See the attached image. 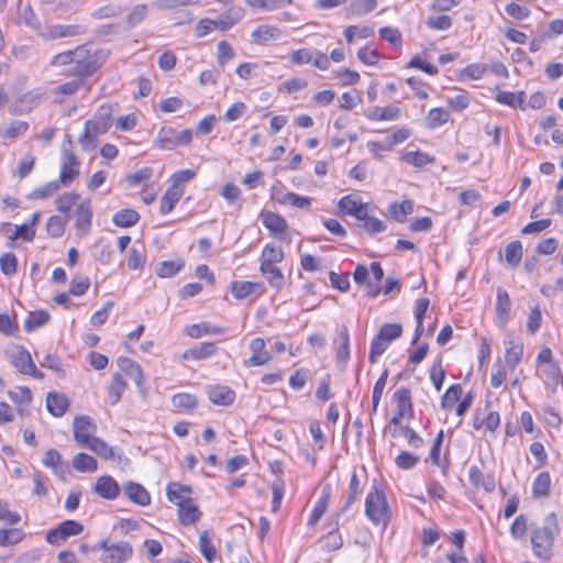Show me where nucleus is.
Listing matches in <instances>:
<instances>
[{
	"instance_id": "obj_12",
	"label": "nucleus",
	"mask_w": 563,
	"mask_h": 563,
	"mask_svg": "<svg viewBox=\"0 0 563 563\" xmlns=\"http://www.w3.org/2000/svg\"><path fill=\"white\" fill-rule=\"evenodd\" d=\"M12 365L21 374L29 375L38 379L44 377V374L36 368L30 352L24 347H20L16 353L12 355Z\"/></svg>"
},
{
	"instance_id": "obj_42",
	"label": "nucleus",
	"mask_w": 563,
	"mask_h": 563,
	"mask_svg": "<svg viewBox=\"0 0 563 563\" xmlns=\"http://www.w3.org/2000/svg\"><path fill=\"white\" fill-rule=\"evenodd\" d=\"M285 255L282 249L276 247L274 244H266L261 254V265H273L280 263Z\"/></svg>"
},
{
	"instance_id": "obj_34",
	"label": "nucleus",
	"mask_w": 563,
	"mask_h": 563,
	"mask_svg": "<svg viewBox=\"0 0 563 563\" xmlns=\"http://www.w3.org/2000/svg\"><path fill=\"white\" fill-rule=\"evenodd\" d=\"M376 5V0H353L346 8V15L362 16L372 12Z\"/></svg>"
},
{
	"instance_id": "obj_44",
	"label": "nucleus",
	"mask_w": 563,
	"mask_h": 563,
	"mask_svg": "<svg viewBox=\"0 0 563 563\" xmlns=\"http://www.w3.org/2000/svg\"><path fill=\"white\" fill-rule=\"evenodd\" d=\"M544 384L552 389L556 390L560 383L563 382V375L558 364H550L543 368Z\"/></svg>"
},
{
	"instance_id": "obj_53",
	"label": "nucleus",
	"mask_w": 563,
	"mask_h": 563,
	"mask_svg": "<svg viewBox=\"0 0 563 563\" xmlns=\"http://www.w3.org/2000/svg\"><path fill=\"white\" fill-rule=\"evenodd\" d=\"M172 404L179 410H192L197 407L198 401L195 395L179 393L173 396Z\"/></svg>"
},
{
	"instance_id": "obj_48",
	"label": "nucleus",
	"mask_w": 563,
	"mask_h": 563,
	"mask_svg": "<svg viewBox=\"0 0 563 563\" xmlns=\"http://www.w3.org/2000/svg\"><path fill=\"white\" fill-rule=\"evenodd\" d=\"M246 4L266 11L283 9L292 3V0H245Z\"/></svg>"
},
{
	"instance_id": "obj_17",
	"label": "nucleus",
	"mask_w": 563,
	"mask_h": 563,
	"mask_svg": "<svg viewBox=\"0 0 563 563\" xmlns=\"http://www.w3.org/2000/svg\"><path fill=\"white\" fill-rule=\"evenodd\" d=\"M265 290L264 284L258 282L238 280L231 284V294L234 298L242 300L251 295H262Z\"/></svg>"
},
{
	"instance_id": "obj_10",
	"label": "nucleus",
	"mask_w": 563,
	"mask_h": 563,
	"mask_svg": "<svg viewBox=\"0 0 563 563\" xmlns=\"http://www.w3.org/2000/svg\"><path fill=\"white\" fill-rule=\"evenodd\" d=\"M74 438L75 441L86 448L96 437L97 431L95 421L88 416H78L74 419Z\"/></svg>"
},
{
	"instance_id": "obj_59",
	"label": "nucleus",
	"mask_w": 563,
	"mask_h": 563,
	"mask_svg": "<svg viewBox=\"0 0 563 563\" xmlns=\"http://www.w3.org/2000/svg\"><path fill=\"white\" fill-rule=\"evenodd\" d=\"M358 221L363 222L362 227L371 235L384 232L387 228L382 220L371 217L368 210L365 212L364 219H360Z\"/></svg>"
},
{
	"instance_id": "obj_31",
	"label": "nucleus",
	"mask_w": 563,
	"mask_h": 563,
	"mask_svg": "<svg viewBox=\"0 0 563 563\" xmlns=\"http://www.w3.org/2000/svg\"><path fill=\"white\" fill-rule=\"evenodd\" d=\"M126 389V383L123 380L120 373H115L112 376L111 383L108 388V401L110 405H117L124 390Z\"/></svg>"
},
{
	"instance_id": "obj_15",
	"label": "nucleus",
	"mask_w": 563,
	"mask_h": 563,
	"mask_svg": "<svg viewBox=\"0 0 563 563\" xmlns=\"http://www.w3.org/2000/svg\"><path fill=\"white\" fill-rule=\"evenodd\" d=\"M362 494V484L361 479L357 475V473L354 471L351 475V479L349 483V487L343 496V503L340 507L339 512L336 514L338 517L344 515L347 512L353 504L358 499V497Z\"/></svg>"
},
{
	"instance_id": "obj_28",
	"label": "nucleus",
	"mask_w": 563,
	"mask_h": 563,
	"mask_svg": "<svg viewBox=\"0 0 563 563\" xmlns=\"http://www.w3.org/2000/svg\"><path fill=\"white\" fill-rule=\"evenodd\" d=\"M183 194H184L183 188H177L176 186H170L165 191V194L163 195V197L161 199V207H159L161 213H163V214L169 213L174 209L175 205L179 201Z\"/></svg>"
},
{
	"instance_id": "obj_56",
	"label": "nucleus",
	"mask_w": 563,
	"mask_h": 563,
	"mask_svg": "<svg viewBox=\"0 0 563 563\" xmlns=\"http://www.w3.org/2000/svg\"><path fill=\"white\" fill-rule=\"evenodd\" d=\"M462 391L463 389L460 384L450 386L442 396L441 407L445 410L451 409L460 400Z\"/></svg>"
},
{
	"instance_id": "obj_4",
	"label": "nucleus",
	"mask_w": 563,
	"mask_h": 563,
	"mask_svg": "<svg viewBox=\"0 0 563 563\" xmlns=\"http://www.w3.org/2000/svg\"><path fill=\"white\" fill-rule=\"evenodd\" d=\"M92 549L102 551L101 563H124L133 553L131 544L126 541L113 543L109 539L98 541L92 545Z\"/></svg>"
},
{
	"instance_id": "obj_33",
	"label": "nucleus",
	"mask_w": 563,
	"mask_h": 563,
	"mask_svg": "<svg viewBox=\"0 0 563 563\" xmlns=\"http://www.w3.org/2000/svg\"><path fill=\"white\" fill-rule=\"evenodd\" d=\"M394 400L397 405V411H399V416H406L407 413L412 412V404H411V391L408 388H399L394 393Z\"/></svg>"
},
{
	"instance_id": "obj_50",
	"label": "nucleus",
	"mask_w": 563,
	"mask_h": 563,
	"mask_svg": "<svg viewBox=\"0 0 563 563\" xmlns=\"http://www.w3.org/2000/svg\"><path fill=\"white\" fill-rule=\"evenodd\" d=\"M278 202L283 205H290L298 209H309L311 199L309 197L299 196L295 192H286L278 198Z\"/></svg>"
},
{
	"instance_id": "obj_57",
	"label": "nucleus",
	"mask_w": 563,
	"mask_h": 563,
	"mask_svg": "<svg viewBox=\"0 0 563 563\" xmlns=\"http://www.w3.org/2000/svg\"><path fill=\"white\" fill-rule=\"evenodd\" d=\"M402 334V327L399 323H386L383 324L378 332L377 336L379 339H385L389 343L400 338Z\"/></svg>"
},
{
	"instance_id": "obj_46",
	"label": "nucleus",
	"mask_w": 563,
	"mask_h": 563,
	"mask_svg": "<svg viewBox=\"0 0 563 563\" xmlns=\"http://www.w3.org/2000/svg\"><path fill=\"white\" fill-rule=\"evenodd\" d=\"M35 236V230L32 229L29 224L14 225V230L12 234H8L7 246L12 249L14 247V241L18 239H22L24 241H32Z\"/></svg>"
},
{
	"instance_id": "obj_41",
	"label": "nucleus",
	"mask_w": 563,
	"mask_h": 563,
	"mask_svg": "<svg viewBox=\"0 0 563 563\" xmlns=\"http://www.w3.org/2000/svg\"><path fill=\"white\" fill-rule=\"evenodd\" d=\"M140 219V214L133 209H122L113 218V223L119 228H129L134 225Z\"/></svg>"
},
{
	"instance_id": "obj_16",
	"label": "nucleus",
	"mask_w": 563,
	"mask_h": 563,
	"mask_svg": "<svg viewBox=\"0 0 563 563\" xmlns=\"http://www.w3.org/2000/svg\"><path fill=\"white\" fill-rule=\"evenodd\" d=\"M262 223L275 238H280L287 229V221L278 213L272 211H262L260 214Z\"/></svg>"
},
{
	"instance_id": "obj_25",
	"label": "nucleus",
	"mask_w": 563,
	"mask_h": 563,
	"mask_svg": "<svg viewBox=\"0 0 563 563\" xmlns=\"http://www.w3.org/2000/svg\"><path fill=\"white\" fill-rule=\"evenodd\" d=\"M282 35L283 32L278 27L274 25L263 24L252 32L251 38L252 42L256 44H265L269 41L280 38Z\"/></svg>"
},
{
	"instance_id": "obj_49",
	"label": "nucleus",
	"mask_w": 563,
	"mask_h": 563,
	"mask_svg": "<svg viewBox=\"0 0 563 563\" xmlns=\"http://www.w3.org/2000/svg\"><path fill=\"white\" fill-rule=\"evenodd\" d=\"M185 265L181 258L164 261L159 263L157 275L162 278H169L175 276Z\"/></svg>"
},
{
	"instance_id": "obj_5",
	"label": "nucleus",
	"mask_w": 563,
	"mask_h": 563,
	"mask_svg": "<svg viewBox=\"0 0 563 563\" xmlns=\"http://www.w3.org/2000/svg\"><path fill=\"white\" fill-rule=\"evenodd\" d=\"M99 66L100 64L98 63L96 53H91L89 49L78 46L74 49L73 66L67 68L65 74L75 76L81 80V78L92 75Z\"/></svg>"
},
{
	"instance_id": "obj_13",
	"label": "nucleus",
	"mask_w": 563,
	"mask_h": 563,
	"mask_svg": "<svg viewBox=\"0 0 563 563\" xmlns=\"http://www.w3.org/2000/svg\"><path fill=\"white\" fill-rule=\"evenodd\" d=\"M228 16L219 15L218 19H201L195 27V36L197 38L205 37L214 30L225 32L236 24L235 20H228Z\"/></svg>"
},
{
	"instance_id": "obj_61",
	"label": "nucleus",
	"mask_w": 563,
	"mask_h": 563,
	"mask_svg": "<svg viewBox=\"0 0 563 563\" xmlns=\"http://www.w3.org/2000/svg\"><path fill=\"white\" fill-rule=\"evenodd\" d=\"M450 118L449 111L442 108H433L429 111L427 120L428 125L432 129L443 125Z\"/></svg>"
},
{
	"instance_id": "obj_11",
	"label": "nucleus",
	"mask_w": 563,
	"mask_h": 563,
	"mask_svg": "<svg viewBox=\"0 0 563 563\" xmlns=\"http://www.w3.org/2000/svg\"><path fill=\"white\" fill-rule=\"evenodd\" d=\"M251 356L243 361L245 367L264 366L273 356L266 350V342L263 338H255L250 342Z\"/></svg>"
},
{
	"instance_id": "obj_43",
	"label": "nucleus",
	"mask_w": 563,
	"mask_h": 563,
	"mask_svg": "<svg viewBox=\"0 0 563 563\" xmlns=\"http://www.w3.org/2000/svg\"><path fill=\"white\" fill-rule=\"evenodd\" d=\"M176 131L172 128H162L158 132L155 141L156 147L165 151H172L176 148L175 143Z\"/></svg>"
},
{
	"instance_id": "obj_39",
	"label": "nucleus",
	"mask_w": 563,
	"mask_h": 563,
	"mask_svg": "<svg viewBox=\"0 0 563 563\" xmlns=\"http://www.w3.org/2000/svg\"><path fill=\"white\" fill-rule=\"evenodd\" d=\"M71 465L78 472H95L98 467L97 460L86 453H78L73 457Z\"/></svg>"
},
{
	"instance_id": "obj_14",
	"label": "nucleus",
	"mask_w": 563,
	"mask_h": 563,
	"mask_svg": "<svg viewBox=\"0 0 563 563\" xmlns=\"http://www.w3.org/2000/svg\"><path fill=\"white\" fill-rule=\"evenodd\" d=\"M338 208L342 214L351 216L360 220L364 219L365 212L368 210V205L363 202L361 198L355 195H346L339 200Z\"/></svg>"
},
{
	"instance_id": "obj_9",
	"label": "nucleus",
	"mask_w": 563,
	"mask_h": 563,
	"mask_svg": "<svg viewBox=\"0 0 563 563\" xmlns=\"http://www.w3.org/2000/svg\"><path fill=\"white\" fill-rule=\"evenodd\" d=\"M85 27L79 24H51L45 25L38 33L44 41H55L66 37H75L85 33Z\"/></svg>"
},
{
	"instance_id": "obj_55",
	"label": "nucleus",
	"mask_w": 563,
	"mask_h": 563,
	"mask_svg": "<svg viewBox=\"0 0 563 563\" xmlns=\"http://www.w3.org/2000/svg\"><path fill=\"white\" fill-rule=\"evenodd\" d=\"M29 129V124L24 121H13L7 126L0 129V136L4 139H15L24 134Z\"/></svg>"
},
{
	"instance_id": "obj_54",
	"label": "nucleus",
	"mask_w": 563,
	"mask_h": 563,
	"mask_svg": "<svg viewBox=\"0 0 563 563\" xmlns=\"http://www.w3.org/2000/svg\"><path fill=\"white\" fill-rule=\"evenodd\" d=\"M320 544L321 548L327 551H335L342 547L343 539L339 532L338 526L320 540Z\"/></svg>"
},
{
	"instance_id": "obj_18",
	"label": "nucleus",
	"mask_w": 563,
	"mask_h": 563,
	"mask_svg": "<svg viewBox=\"0 0 563 563\" xmlns=\"http://www.w3.org/2000/svg\"><path fill=\"white\" fill-rule=\"evenodd\" d=\"M93 490L101 498L113 500L120 494V486L114 478L103 475L96 481Z\"/></svg>"
},
{
	"instance_id": "obj_52",
	"label": "nucleus",
	"mask_w": 563,
	"mask_h": 563,
	"mask_svg": "<svg viewBox=\"0 0 563 563\" xmlns=\"http://www.w3.org/2000/svg\"><path fill=\"white\" fill-rule=\"evenodd\" d=\"M199 550L207 562L211 563L217 556V550L211 542L208 531H202L199 536Z\"/></svg>"
},
{
	"instance_id": "obj_29",
	"label": "nucleus",
	"mask_w": 563,
	"mask_h": 563,
	"mask_svg": "<svg viewBox=\"0 0 563 563\" xmlns=\"http://www.w3.org/2000/svg\"><path fill=\"white\" fill-rule=\"evenodd\" d=\"M331 496V488L330 486H325L322 489L321 496L319 500L317 501L316 506L312 509V512L310 515V518L308 520L309 526H314L317 522L321 519V517L324 515L328 504Z\"/></svg>"
},
{
	"instance_id": "obj_19",
	"label": "nucleus",
	"mask_w": 563,
	"mask_h": 563,
	"mask_svg": "<svg viewBox=\"0 0 563 563\" xmlns=\"http://www.w3.org/2000/svg\"><path fill=\"white\" fill-rule=\"evenodd\" d=\"M75 227L77 231L86 234L90 231L92 221L91 201L86 199L81 201L75 211Z\"/></svg>"
},
{
	"instance_id": "obj_35",
	"label": "nucleus",
	"mask_w": 563,
	"mask_h": 563,
	"mask_svg": "<svg viewBox=\"0 0 563 563\" xmlns=\"http://www.w3.org/2000/svg\"><path fill=\"white\" fill-rule=\"evenodd\" d=\"M551 476L548 472H541L532 483V496L534 498L547 497L550 494Z\"/></svg>"
},
{
	"instance_id": "obj_45",
	"label": "nucleus",
	"mask_w": 563,
	"mask_h": 563,
	"mask_svg": "<svg viewBox=\"0 0 563 563\" xmlns=\"http://www.w3.org/2000/svg\"><path fill=\"white\" fill-rule=\"evenodd\" d=\"M216 353V346L211 342H203L198 347L189 349L184 354V358L205 360Z\"/></svg>"
},
{
	"instance_id": "obj_26",
	"label": "nucleus",
	"mask_w": 563,
	"mask_h": 563,
	"mask_svg": "<svg viewBox=\"0 0 563 563\" xmlns=\"http://www.w3.org/2000/svg\"><path fill=\"white\" fill-rule=\"evenodd\" d=\"M506 345L505 363L510 371H514L522 358L523 344L519 341L509 340Z\"/></svg>"
},
{
	"instance_id": "obj_22",
	"label": "nucleus",
	"mask_w": 563,
	"mask_h": 563,
	"mask_svg": "<svg viewBox=\"0 0 563 563\" xmlns=\"http://www.w3.org/2000/svg\"><path fill=\"white\" fill-rule=\"evenodd\" d=\"M69 407L68 398L59 393L49 391L46 395V408L54 417H62L66 413Z\"/></svg>"
},
{
	"instance_id": "obj_24",
	"label": "nucleus",
	"mask_w": 563,
	"mask_h": 563,
	"mask_svg": "<svg viewBox=\"0 0 563 563\" xmlns=\"http://www.w3.org/2000/svg\"><path fill=\"white\" fill-rule=\"evenodd\" d=\"M208 397L218 406H229L234 401L235 393L228 386L216 385L209 388Z\"/></svg>"
},
{
	"instance_id": "obj_64",
	"label": "nucleus",
	"mask_w": 563,
	"mask_h": 563,
	"mask_svg": "<svg viewBox=\"0 0 563 563\" xmlns=\"http://www.w3.org/2000/svg\"><path fill=\"white\" fill-rule=\"evenodd\" d=\"M419 462V456L408 451H401L395 459V464L401 470H411Z\"/></svg>"
},
{
	"instance_id": "obj_32",
	"label": "nucleus",
	"mask_w": 563,
	"mask_h": 563,
	"mask_svg": "<svg viewBox=\"0 0 563 563\" xmlns=\"http://www.w3.org/2000/svg\"><path fill=\"white\" fill-rule=\"evenodd\" d=\"M413 212V202L411 200H404L402 202H393L388 207L390 218L399 223H404L407 216Z\"/></svg>"
},
{
	"instance_id": "obj_2",
	"label": "nucleus",
	"mask_w": 563,
	"mask_h": 563,
	"mask_svg": "<svg viewBox=\"0 0 563 563\" xmlns=\"http://www.w3.org/2000/svg\"><path fill=\"white\" fill-rule=\"evenodd\" d=\"M111 125V108L109 106H101L93 119L86 121L84 133L78 139L79 144L84 150L95 148L98 136L107 133Z\"/></svg>"
},
{
	"instance_id": "obj_27",
	"label": "nucleus",
	"mask_w": 563,
	"mask_h": 563,
	"mask_svg": "<svg viewBox=\"0 0 563 563\" xmlns=\"http://www.w3.org/2000/svg\"><path fill=\"white\" fill-rule=\"evenodd\" d=\"M42 463L44 466L52 468L54 474L60 477H63L67 471V465L62 461V454L55 449H49L44 453Z\"/></svg>"
},
{
	"instance_id": "obj_40",
	"label": "nucleus",
	"mask_w": 563,
	"mask_h": 563,
	"mask_svg": "<svg viewBox=\"0 0 563 563\" xmlns=\"http://www.w3.org/2000/svg\"><path fill=\"white\" fill-rule=\"evenodd\" d=\"M49 320V313L46 310H36L30 312L24 321V330L31 332L45 325Z\"/></svg>"
},
{
	"instance_id": "obj_63",
	"label": "nucleus",
	"mask_w": 563,
	"mask_h": 563,
	"mask_svg": "<svg viewBox=\"0 0 563 563\" xmlns=\"http://www.w3.org/2000/svg\"><path fill=\"white\" fill-rule=\"evenodd\" d=\"M511 309V302L509 295L506 290L498 289L497 291V302H496V312L500 318H508Z\"/></svg>"
},
{
	"instance_id": "obj_58",
	"label": "nucleus",
	"mask_w": 563,
	"mask_h": 563,
	"mask_svg": "<svg viewBox=\"0 0 563 563\" xmlns=\"http://www.w3.org/2000/svg\"><path fill=\"white\" fill-rule=\"evenodd\" d=\"M86 448L104 460H112L114 456L113 449L99 438H95Z\"/></svg>"
},
{
	"instance_id": "obj_51",
	"label": "nucleus",
	"mask_w": 563,
	"mask_h": 563,
	"mask_svg": "<svg viewBox=\"0 0 563 563\" xmlns=\"http://www.w3.org/2000/svg\"><path fill=\"white\" fill-rule=\"evenodd\" d=\"M523 98H525L523 91H519L518 93L510 92V91H499L496 96V100L499 103H503V104H506V106H509L512 108L518 106L522 110L525 109Z\"/></svg>"
},
{
	"instance_id": "obj_8",
	"label": "nucleus",
	"mask_w": 563,
	"mask_h": 563,
	"mask_svg": "<svg viewBox=\"0 0 563 563\" xmlns=\"http://www.w3.org/2000/svg\"><path fill=\"white\" fill-rule=\"evenodd\" d=\"M168 500L178 506V517L181 525L187 526L195 523L199 520L201 512L198 507L189 500H178V495L173 489V486H167Z\"/></svg>"
},
{
	"instance_id": "obj_30",
	"label": "nucleus",
	"mask_w": 563,
	"mask_h": 563,
	"mask_svg": "<svg viewBox=\"0 0 563 563\" xmlns=\"http://www.w3.org/2000/svg\"><path fill=\"white\" fill-rule=\"evenodd\" d=\"M260 269L262 275L266 278V280L272 287L276 289H282L284 287L285 276L283 272L277 266H275V264L261 265Z\"/></svg>"
},
{
	"instance_id": "obj_47",
	"label": "nucleus",
	"mask_w": 563,
	"mask_h": 563,
	"mask_svg": "<svg viewBox=\"0 0 563 563\" xmlns=\"http://www.w3.org/2000/svg\"><path fill=\"white\" fill-rule=\"evenodd\" d=\"M522 244L520 241H512L505 247V261L511 267H517L522 258Z\"/></svg>"
},
{
	"instance_id": "obj_37",
	"label": "nucleus",
	"mask_w": 563,
	"mask_h": 563,
	"mask_svg": "<svg viewBox=\"0 0 563 563\" xmlns=\"http://www.w3.org/2000/svg\"><path fill=\"white\" fill-rule=\"evenodd\" d=\"M224 333V329L208 322H202L200 324H192L188 328L187 334L190 338L198 339L206 334H222Z\"/></svg>"
},
{
	"instance_id": "obj_1",
	"label": "nucleus",
	"mask_w": 563,
	"mask_h": 563,
	"mask_svg": "<svg viewBox=\"0 0 563 563\" xmlns=\"http://www.w3.org/2000/svg\"><path fill=\"white\" fill-rule=\"evenodd\" d=\"M560 533L559 521L555 512L549 514L541 527L531 532V545L536 558L549 562L553 556V547Z\"/></svg>"
},
{
	"instance_id": "obj_23",
	"label": "nucleus",
	"mask_w": 563,
	"mask_h": 563,
	"mask_svg": "<svg viewBox=\"0 0 563 563\" xmlns=\"http://www.w3.org/2000/svg\"><path fill=\"white\" fill-rule=\"evenodd\" d=\"M123 490L126 497L136 505L147 506L151 503L148 492L139 483L128 482Z\"/></svg>"
},
{
	"instance_id": "obj_21",
	"label": "nucleus",
	"mask_w": 563,
	"mask_h": 563,
	"mask_svg": "<svg viewBox=\"0 0 563 563\" xmlns=\"http://www.w3.org/2000/svg\"><path fill=\"white\" fill-rule=\"evenodd\" d=\"M470 483L476 488H483L487 493H492L496 488L493 475H484L478 466L472 465L468 470Z\"/></svg>"
},
{
	"instance_id": "obj_20",
	"label": "nucleus",
	"mask_w": 563,
	"mask_h": 563,
	"mask_svg": "<svg viewBox=\"0 0 563 563\" xmlns=\"http://www.w3.org/2000/svg\"><path fill=\"white\" fill-rule=\"evenodd\" d=\"M334 345L336 351V364L340 368H344L350 358V336L345 327L338 332Z\"/></svg>"
},
{
	"instance_id": "obj_3",
	"label": "nucleus",
	"mask_w": 563,
	"mask_h": 563,
	"mask_svg": "<svg viewBox=\"0 0 563 563\" xmlns=\"http://www.w3.org/2000/svg\"><path fill=\"white\" fill-rule=\"evenodd\" d=\"M365 515L376 526H386L389 521V507L386 495L374 482L365 499Z\"/></svg>"
},
{
	"instance_id": "obj_36",
	"label": "nucleus",
	"mask_w": 563,
	"mask_h": 563,
	"mask_svg": "<svg viewBox=\"0 0 563 563\" xmlns=\"http://www.w3.org/2000/svg\"><path fill=\"white\" fill-rule=\"evenodd\" d=\"M400 161L415 167H423L428 164L433 163L434 157L428 155L427 153L415 151L402 153L400 155Z\"/></svg>"
},
{
	"instance_id": "obj_38",
	"label": "nucleus",
	"mask_w": 563,
	"mask_h": 563,
	"mask_svg": "<svg viewBox=\"0 0 563 563\" xmlns=\"http://www.w3.org/2000/svg\"><path fill=\"white\" fill-rule=\"evenodd\" d=\"M123 11V5L118 2H110L92 11L91 16L96 20L110 19L121 15Z\"/></svg>"
},
{
	"instance_id": "obj_6",
	"label": "nucleus",
	"mask_w": 563,
	"mask_h": 563,
	"mask_svg": "<svg viewBox=\"0 0 563 563\" xmlns=\"http://www.w3.org/2000/svg\"><path fill=\"white\" fill-rule=\"evenodd\" d=\"M71 140H67V144H63L60 153V173L58 180L63 186H69L79 175L80 162L71 150Z\"/></svg>"
},
{
	"instance_id": "obj_7",
	"label": "nucleus",
	"mask_w": 563,
	"mask_h": 563,
	"mask_svg": "<svg viewBox=\"0 0 563 563\" xmlns=\"http://www.w3.org/2000/svg\"><path fill=\"white\" fill-rule=\"evenodd\" d=\"M84 531V526L76 520H65L46 532L45 540L51 545H60L68 538L78 536Z\"/></svg>"
},
{
	"instance_id": "obj_60",
	"label": "nucleus",
	"mask_w": 563,
	"mask_h": 563,
	"mask_svg": "<svg viewBox=\"0 0 563 563\" xmlns=\"http://www.w3.org/2000/svg\"><path fill=\"white\" fill-rule=\"evenodd\" d=\"M62 183L58 179L48 181L47 184L34 189L31 197L34 199H44L56 194L60 188Z\"/></svg>"
},
{
	"instance_id": "obj_62",
	"label": "nucleus",
	"mask_w": 563,
	"mask_h": 563,
	"mask_svg": "<svg viewBox=\"0 0 563 563\" xmlns=\"http://www.w3.org/2000/svg\"><path fill=\"white\" fill-rule=\"evenodd\" d=\"M0 269L5 276H12L18 269V258L15 254L8 252L0 256Z\"/></svg>"
}]
</instances>
